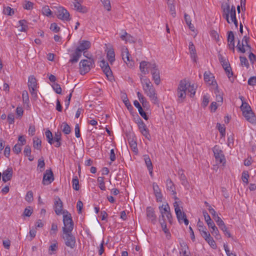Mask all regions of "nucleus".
<instances>
[{
    "label": "nucleus",
    "instance_id": "nucleus-1",
    "mask_svg": "<svg viewBox=\"0 0 256 256\" xmlns=\"http://www.w3.org/2000/svg\"><path fill=\"white\" fill-rule=\"evenodd\" d=\"M188 86H190V82L184 79L180 82L178 89H177V96L178 102L179 103L182 102L186 96V91L188 89Z\"/></svg>",
    "mask_w": 256,
    "mask_h": 256
},
{
    "label": "nucleus",
    "instance_id": "nucleus-2",
    "mask_svg": "<svg viewBox=\"0 0 256 256\" xmlns=\"http://www.w3.org/2000/svg\"><path fill=\"white\" fill-rule=\"evenodd\" d=\"M63 223L64 226L62 227L63 232H72L74 228V222L72 220L71 214L67 210L63 212Z\"/></svg>",
    "mask_w": 256,
    "mask_h": 256
},
{
    "label": "nucleus",
    "instance_id": "nucleus-3",
    "mask_svg": "<svg viewBox=\"0 0 256 256\" xmlns=\"http://www.w3.org/2000/svg\"><path fill=\"white\" fill-rule=\"evenodd\" d=\"M94 62L93 58L90 60H82L80 62V71L81 74H84L88 72L94 66Z\"/></svg>",
    "mask_w": 256,
    "mask_h": 256
},
{
    "label": "nucleus",
    "instance_id": "nucleus-4",
    "mask_svg": "<svg viewBox=\"0 0 256 256\" xmlns=\"http://www.w3.org/2000/svg\"><path fill=\"white\" fill-rule=\"evenodd\" d=\"M221 8L222 12V16L226 18L228 24L230 23L229 20L230 14L236 13L235 6H232L230 9V6L228 2H223L222 4Z\"/></svg>",
    "mask_w": 256,
    "mask_h": 256
},
{
    "label": "nucleus",
    "instance_id": "nucleus-5",
    "mask_svg": "<svg viewBox=\"0 0 256 256\" xmlns=\"http://www.w3.org/2000/svg\"><path fill=\"white\" fill-rule=\"evenodd\" d=\"M62 238L64 241L65 244L71 248H74L76 245V238L70 232H63Z\"/></svg>",
    "mask_w": 256,
    "mask_h": 256
},
{
    "label": "nucleus",
    "instance_id": "nucleus-6",
    "mask_svg": "<svg viewBox=\"0 0 256 256\" xmlns=\"http://www.w3.org/2000/svg\"><path fill=\"white\" fill-rule=\"evenodd\" d=\"M28 86L30 92L34 99L37 98V92L36 91V80L34 76H30L28 80Z\"/></svg>",
    "mask_w": 256,
    "mask_h": 256
},
{
    "label": "nucleus",
    "instance_id": "nucleus-7",
    "mask_svg": "<svg viewBox=\"0 0 256 256\" xmlns=\"http://www.w3.org/2000/svg\"><path fill=\"white\" fill-rule=\"evenodd\" d=\"M174 206L178 221L180 222V220H183L184 224L188 226V220L186 218V214L182 212L178 202H174Z\"/></svg>",
    "mask_w": 256,
    "mask_h": 256
},
{
    "label": "nucleus",
    "instance_id": "nucleus-8",
    "mask_svg": "<svg viewBox=\"0 0 256 256\" xmlns=\"http://www.w3.org/2000/svg\"><path fill=\"white\" fill-rule=\"evenodd\" d=\"M212 151L217 163L224 164L226 162V158L223 152L218 146H215L212 148Z\"/></svg>",
    "mask_w": 256,
    "mask_h": 256
},
{
    "label": "nucleus",
    "instance_id": "nucleus-9",
    "mask_svg": "<svg viewBox=\"0 0 256 256\" xmlns=\"http://www.w3.org/2000/svg\"><path fill=\"white\" fill-rule=\"evenodd\" d=\"M159 210L160 214L166 216L169 222L172 224V217L170 212V207L168 204H163L159 206Z\"/></svg>",
    "mask_w": 256,
    "mask_h": 256
},
{
    "label": "nucleus",
    "instance_id": "nucleus-10",
    "mask_svg": "<svg viewBox=\"0 0 256 256\" xmlns=\"http://www.w3.org/2000/svg\"><path fill=\"white\" fill-rule=\"evenodd\" d=\"M57 17L63 21L68 22L70 20L69 12L62 6H60L58 8Z\"/></svg>",
    "mask_w": 256,
    "mask_h": 256
},
{
    "label": "nucleus",
    "instance_id": "nucleus-11",
    "mask_svg": "<svg viewBox=\"0 0 256 256\" xmlns=\"http://www.w3.org/2000/svg\"><path fill=\"white\" fill-rule=\"evenodd\" d=\"M137 123L138 124V128L142 134L146 138L148 139V140H150V136L149 134L148 130L147 128L146 124L140 118H138Z\"/></svg>",
    "mask_w": 256,
    "mask_h": 256
},
{
    "label": "nucleus",
    "instance_id": "nucleus-12",
    "mask_svg": "<svg viewBox=\"0 0 256 256\" xmlns=\"http://www.w3.org/2000/svg\"><path fill=\"white\" fill-rule=\"evenodd\" d=\"M54 180V176L52 170H46L44 174L42 184L44 185H48L51 184Z\"/></svg>",
    "mask_w": 256,
    "mask_h": 256
},
{
    "label": "nucleus",
    "instance_id": "nucleus-13",
    "mask_svg": "<svg viewBox=\"0 0 256 256\" xmlns=\"http://www.w3.org/2000/svg\"><path fill=\"white\" fill-rule=\"evenodd\" d=\"M146 214L148 220L153 224H155L157 222V220L154 208L151 206L148 207L146 208Z\"/></svg>",
    "mask_w": 256,
    "mask_h": 256
},
{
    "label": "nucleus",
    "instance_id": "nucleus-14",
    "mask_svg": "<svg viewBox=\"0 0 256 256\" xmlns=\"http://www.w3.org/2000/svg\"><path fill=\"white\" fill-rule=\"evenodd\" d=\"M144 91L154 104L158 103V98L154 86L148 88V90H144Z\"/></svg>",
    "mask_w": 256,
    "mask_h": 256
},
{
    "label": "nucleus",
    "instance_id": "nucleus-15",
    "mask_svg": "<svg viewBox=\"0 0 256 256\" xmlns=\"http://www.w3.org/2000/svg\"><path fill=\"white\" fill-rule=\"evenodd\" d=\"M62 202L59 197L56 196L54 202V209L57 215H60L62 214Z\"/></svg>",
    "mask_w": 256,
    "mask_h": 256
},
{
    "label": "nucleus",
    "instance_id": "nucleus-16",
    "mask_svg": "<svg viewBox=\"0 0 256 256\" xmlns=\"http://www.w3.org/2000/svg\"><path fill=\"white\" fill-rule=\"evenodd\" d=\"M202 236L212 248H216V244L208 232H204Z\"/></svg>",
    "mask_w": 256,
    "mask_h": 256
},
{
    "label": "nucleus",
    "instance_id": "nucleus-17",
    "mask_svg": "<svg viewBox=\"0 0 256 256\" xmlns=\"http://www.w3.org/2000/svg\"><path fill=\"white\" fill-rule=\"evenodd\" d=\"M13 170L12 167H8L6 170L4 171L2 173V180L6 182L10 180L12 176Z\"/></svg>",
    "mask_w": 256,
    "mask_h": 256
},
{
    "label": "nucleus",
    "instance_id": "nucleus-18",
    "mask_svg": "<svg viewBox=\"0 0 256 256\" xmlns=\"http://www.w3.org/2000/svg\"><path fill=\"white\" fill-rule=\"evenodd\" d=\"M90 42L88 40H82L79 42V46L76 48L80 50V52H86V50L89 49L90 47Z\"/></svg>",
    "mask_w": 256,
    "mask_h": 256
},
{
    "label": "nucleus",
    "instance_id": "nucleus-19",
    "mask_svg": "<svg viewBox=\"0 0 256 256\" xmlns=\"http://www.w3.org/2000/svg\"><path fill=\"white\" fill-rule=\"evenodd\" d=\"M120 38L122 40L126 41V42L135 43L136 41V39L134 37L127 33L126 31H124L123 34L120 36Z\"/></svg>",
    "mask_w": 256,
    "mask_h": 256
},
{
    "label": "nucleus",
    "instance_id": "nucleus-20",
    "mask_svg": "<svg viewBox=\"0 0 256 256\" xmlns=\"http://www.w3.org/2000/svg\"><path fill=\"white\" fill-rule=\"evenodd\" d=\"M234 36L232 31H230L228 33V46L230 49L234 52Z\"/></svg>",
    "mask_w": 256,
    "mask_h": 256
},
{
    "label": "nucleus",
    "instance_id": "nucleus-21",
    "mask_svg": "<svg viewBox=\"0 0 256 256\" xmlns=\"http://www.w3.org/2000/svg\"><path fill=\"white\" fill-rule=\"evenodd\" d=\"M152 188L154 194L156 198V200L162 202V195L158 186L156 183L154 182L152 184Z\"/></svg>",
    "mask_w": 256,
    "mask_h": 256
},
{
    "label": "nucleus",
    "instance_id": "nucleus-22",
    "mask_svg": "<svg viewBox=\"0 0 256 256\" xmlns=\"http://www.w3.org/2000/svg\"><path fill=\"white\" fill-rule=\"evenodd\" d=\"M246 120L252 124H256V116L252 111L248 112V114H243Z\"/></svg>",
    "mask_w": 256,
    "mask_h": 256
},
{
    "label": "nucleus",
    "instance_id": "nucleus-23",
    "mask_svg": "<svg viewBox=\"0 0 256 256\" xmlns=\"http://www.w3.org/2000/svg\"><path fill=\"white\" fill-rule=\"evenodd\" d=\"M188 48L192 59L194 62H196L197 54L195 46L192 42H189Z\"/></svg>",
    "mask_w": 256,
    "mask_h": 256
},
{
    "label": "nucleus",
    "instance_id": "nucleus-24",
    "mask_svg": "<svg viewBox=\"0 0 256 256\" xmlns=\"http://www.w3.org/2000/svg\"><path fill=\"white\" fill-rule=\"evenodd\" d=\"M166 189L171 192L172 195H174L175 200L178 199V198L176 196V192L175 190L174 185L170 179L169 178L166 180Z\"/></svg>",
    "mask_w": 256,
    "mask_h": 256
},
{
    "label": "nucleus",
    "instance_id": "nucleus-25",
    "mask_svg": "<svg viewBox=\"0 0 256 256\" xmlns=\"http://www.w3.org/2000/svg\"><path fill=\"white\" fill-rule=\"evenodd\" d=\"M82 0H78V2H74V8L78 12L84 14L88 12V8L86 6H82Z\"/></svg>",
    "mask_w": 256,
    "mask_h": 256
},
{
    "label": "nucleus",
    "instance_id": "nucleus-26",
    "mask_svg": "<svg viewBox=\"0 0 256 256\" xmlns=\"http://www.w3.org/2000/svg\"><path fill=\"white\" fill-rule=\"evenodd\" d=\"M81 56L82 53L80 52V50L76 49L74 52L70 55V62L72 64L77 62Z\"/></svg>",
    "mask_w": 256,
    "mask_h": 256
},
{
    "label": "nucleus",
    "instance_id": "nucleus-27",
    "mask_svg": "<svg viewBox=\"0 0 256 256\" xmlns=\"http://www.w3.org/2000/svg\"><path fill=\"white\" fill-rule=\"evenodd\" d=\"M134 106L138 109L140 114L146 120H148V118L146 113L144 111L142 107L140 104L139 102L135 100L134 102Z\"/></svg>",
    "mask_w": 256,
    "mask_h": 256
},
{
    "label": "nucleus",
    "instance_id": "nucleus-28",
    "mask_svg": "<svg viewBox=\"0 0 256 256\" xmlns=\"http://www.w3.org/2000/svg\"><path fill=\"white\" fill-rule=\"evenodd\" d=\"M151 74L152 76V78L154 83L156 85H158L160 82V71L158 68L153 70V71L151 72Z\"/></svg>",
    "mask_w": 256,
    "mask_h": 256
},
{
    "label": "nucleus",
    "instance_id": "nucleus-29",
    "mask_svg": "<svg viewBox=\"0 0 256 256\" xmlns=\"http://www.w3.org/2000/svg\"><path fill=\"white\" fill-rule=\"evenodd\" d=\"M204 80L206 82H208L210 84H214V83H216L215 80H214V77L212 76V74L210 72H206L204 74Z\"/></svg>",
    "mask_w": 256,
    "mask_h": 256
},
{
    "label": "nucleus",
    "instance_id": "nucleus-30",
    "mask_svg": "<svg viewBox=\"0 0 256 256\" xmlns=\"http://www.w3.org/2000/svg\"><path fill=\"white\" fill-rule=\"evenodd\" d=\"M144 160L145 162V164L147 166V168L151 176H152L153 166H152V164L151 160L150 158V156L146 154V155L144 156Z\"/></svg>",
    "mask_w": 256,
    "mask_h": 256
},
{
    "label": "nucleus",
    "instance_id": "nucleus-31",
    "mask_svg": "<svg viewBox=\"0 0 256 256\" xmlns=\"http://www.w3.org/2000/svg\"><path fill=\"white\" fill-rule=\"evenodd\" d=\"M61 132H58L54 134V137H53V144L56 142L54 146L56 148H58L61 146Z\"/></svg>",
    "mask_w": 256,
    "mask_h": 256
},
{
    "label": "nucleus",
    "instance_id": "nucleus-32",
    "mask_svg": "<svg viewBox=\"0 0 256 256\" xmlns=\"http://www.w3.org/2000/svg\"><path fill=\"white\" fill-rule=\"evenodd\" d=\"M106 56L110 64H112L115 60V54L113 48H111L108 50Z\"/></svg>",
    "mask_w": 256,
    "mask_h": 256
},
{
    "label": "nucleus",
    "instance_id": "nucleus-33",
    "mask_svg": "<svg viewBox=\"0 0 256 256\" xmlns=\"http://www.w3.org/2000/svg\"><path fill=\"white\" fill-rule=\"evenodd\" d=\"M203 216L206 222L208 227L214 226V223L211 219L210 215L208 214L206 210H204L202 212Z\"/></svg>",
    "mask_w": 256,
    "mask_h": 256
},
{
    "label": "nucleus",
    "instance_id": "nucleus-34",
    "mask_svg": "<svg viewBox=\"0 0 256 256\" xmlns=\"http://www.w3.org/2000/svg\"><path fill=\"white\" fill-rule=\"evenodd\" d=\"M224 68V69L226 73V75L228 76L230 80L232 82H233L234 81V78H232L233 72L232 70V68H231L230 65L225 66Z\"/></svg>",
    "mask_w": 256,
    "mask_h": 256
},
{
    "label": "nucleus",
    "instance_id": "nucleus-35",
    "mask_svg": "<svg viewBox=\"0 0 256 256\" xmlns=\"http://www.w3.org/2000/svg\"><path fill=\"white\" fill-rule=\"evenodd\" d=\"M148 64V62H146V61H142L140 63V68L141 71V72L144 74H148V70H147V66Z\"/></svg>",
    "mask_w": 256,
    "mask_h": 256
},
{
    "label": "nucleus",
    "instance_id": "nucleus-36",
    "mask_svg": "<svg viewBox=\"0 0 256 256\" xmlns=\"http://www.w3.org/2000/svg\"><path fill=\"white\" fill-rule=\"evenodd\" d=\"M240 109L242 112V114H248V112L252 111L250 106L246 102H242Z\"/></svg>",
    "mask_w": 256,
    "mask_h": 256
},
{
    "label": "nucleus",
    "instance_id": "nucleus-37",
    "mask_svg": "<svg viewBox=\"0 0 256 256\" xmlns=\"http://www.w3.org/2000/svg\"><path fill=\"white\" fill-rule=\"evenodd\" d=\"M122 56L123 60L125 62H126V60L127 61H130L129 52L128 51V49L125 46H124L122 48Z\"/></svg>",
    "mask_w": 256,
    "mask_h": 256
},
{
    "label": "nucleus",
    "instance_id": "nucleus-38",
    "mask_svg": "<svg viewBox=\"0 0 256 256\" xmlns=\"http://www.w3.org/2000/svg\"><path fill=\"white\" fill-rule=\"evenodd\" d=\"M128 143L130 147L131 148L132 150L136 153H138V149L137 147V143L135 140L132 139H128Z\"/></svg>",
    "mask_w": 256,
    "mask_h": 256
},
{
    "label": "nucleus",
    "instance_id": "nucleus-39",
    "mask_svg": "<svg viewBox=\"0 0 256 256\" xmlns=\"http://www.w3.org/2000/svg\"><path fill=\"white\" fill-rule=\"evenodd\" d=\"M102 70L106 75V76L110 79V80H111L113 79L112 72L110 70L109 65H107V66L104 68L102 69Z\"/></svg>",
    "mask_w": 256,
    "mask_h": 256
},
{
    "label": "nucleus",
    "instance_id": "nucleus-40",
    "mask_svg": "<svg viewBox=\"0 0 256 256\" xmlns=\"http://www.w3.org/2000/svg\"><path fill=\"white\" fill-rule=\"evenodd\" d=\"M142 84L144 90H148V88L153 86L150 80L148 78L144 79L142 80Z\"/></svg>",
    "mask_w": 256,
    "mask_h": 256
},
{
    "label": "nucleus",
    "instance_id": "nucleus-41",
    "mask_svg": "<svg viewBox=\"0 0 256 256\" xmlns=\"http://www.w3.org/2000/svg\"><path fill=\"white\" fill-rule=\"evenodd\" d=\"M62 132L66 134H68L71 132V129L69 125L66 122H64L62 124Z\"/></svg>",
    "mask_w": 256,
    "mask_h": 256
},
{
    "label": "nucleus",
    "instance_id": "nucleus-42",
    "mask_svg": "<svg viewBox=\"0 0 256 256\" xmlns=\"http://www.w3.org/2000/svg\"><path fill=\"white\" fill-rule=\"evenodd\" d=\"M208 228L212 229V230H210V232L214 236L216 237V239L220 238V236L219 234L218 230L215 226V224H214V226H210Z\"/></svg>",
    "mask_w": 256,
    "mask_h": 256
},
{
    "label": "nucleus",
    "instance_id": "nucleus-43",
    "mask_svg": "<svg viewBox=\"0 0 256 256\" xmlns=\"http://www.w3.org/2000/svg\"><path fill=\"white\" fill-rule=\"evenodd\" d=\"M214 92L216 94V100L217 101V102L218 103L222 104V101H223V98H222V95L220 94V92L218 90V86H216V88L214 89Z\"/></svg>",
    "mask_w": 256,
    "mask_h": 256
},
{
    "label": "nucleus",
    "instance_id": "nucleus-44",
    "mask_svg": "<svg viewBox=\"0 0 256 256\" xmlns=\"http://www.w3.org/2000/svg\"><path fill=\"white\" fill-rule=\"evenodd\" d=\"M41 140L38 138H34L33 139V146L34 148L37 150H40L41 148Z\"/></svg>",
    "mask_w": 256,
    "mask_h": 256
},
{
    "label": "nucleus",
    "instance_id": "nucleus-45",
    "mask_svg": "<svg viewBox=\"0 0 256 256\" xmlns=\"http://www.w3.org/2000/svg\"><path fill=\"white\" fill-rule=\"evenodd\" d=\"M98 186L100 189L102 190H105L106 189L105 186V183L104 182V177L99 176L98 178Z\"/></svg>",
    "mask_w": 256,
    "mask_h": 256
},
{
    "label": "nucleus",
    "instance_id": "nucleus-46",
    "mask_svg": "<svg viewBox=\"0 0 256 256\" xmlns=\"http://www.w3.org/2000/svg\"><path fill=\"white\" fill-rule=\"evenodd\" d=\"M18 23L20 26V28L19 30L20 32H26L28 29L27 22L24 20H20Z\"/></svg>",
    "mask_w": 256,
    "mask_h": 256
},
{
    "label": "nucleus",
    "instance_id": "nucleus-47",
    "mask_svg": "<svg viewBox=\"0 0 256 256\" xmlns=\"http://www.w3.org/2000/svg\"><path fill=\"white\" fill-rule=\"evenodd\" d=\"M45 134L48 142L50 144H53V136L52 132L50 130H46Z\"/></svg>",
    "mask_w": 256,
    "mask_h": 256
},
{
    "label": "nucleus",
    "instance_id": "nucleus-48",
    "mask_svg": "<svg viewBox=\"0 0 256 256\" xmlns=\"http://www.w3.org/2000/svg\"><path fill=\"white\" fill-rule=\"evenodd\" d=\"M72 188L76 190H78L80 189L79 182L77 176L73 178L72 180Z\"/></svg>",
    "mask_w": 256,
    "mask_h": 256
},
{
    "label": "nucleus",
    "instance_id": "nucleus-49",
    "mask_svg": "<svg viewBox=\"0 0 256 256\" xmlns=\"http://www.w3.org/2000/svg\"><path fill=\"white\" fill-rule=\"evenodd\" d=\"M218 58L219 61L220 62V64H222L223 68L227 66H230V64L228 63V61H226L224 59V58L223 57V56L221 54H219L218 55Z\"/></svg>",
    "mask_w": 256,
    "mask_h": 256
},
{
    "label": "nucleus",
    "instance_id": "nucleus-50",
    "mask_svg": "<svg viewBox=\"0 0 256 256\" xmlns=\"http://www.w3.org/2000/svg\"><path fill=\"white\" fill-rule=\"evenodd\" d=\"M3 14L8 16H12L14 14V10L10 6L5 7L3 10Z\"/></svg>",
    "mask_w": 256,
    "mask_h": 256
},
{
    "label": "nucleus",
    "instance_id": "nucleus-51",
    "mask_svg": "<svg viewBox=\"0 0 256 256\" xmlns=\"http://www.w3.org/2000/svg\"><path fill=\"white\" fill-rule=\"evenodd\" d=\"M178 174L180 176V178L182 181V184H184L187 182L186 178L184 174L183 170H178Z\"/></svg>",
    "mask_w": 256,
    "mask_h": 256
},
{
    "label": "nucleus",
    "instance_id": "nucleus-52",
    "mask_svg": "<svg viewBox=\"0 0 256 256\" xmlns=\"http://www.w3.org/2000/svg\"><path fill=\"white\" fill-rule=\"evenodd\" d=\"M102 2L104 7L106 8L108 11H110L111 10V4L110 0H100Z\"/></svg>",
    "mask_w": 256,
    "mask_h": 256
},
{
    "label": "nucleus",
    "instance_id": "nucleus-53",
    "mask_svg": "<svg viewBox=\"0 0 256 256\" xmlns=\"http://www.w3.org/2000/svg\"><path fill=\"white\" fill-rule=\"evenodd\" d=\"M45 163L44 160L39 159L38 160V168L39 169L40 172L44 170Z\"/></svg>",
    "mask_w": 256,
    "mask_h": 256
},
{
    "label": "nucleus",
    "instance_id": "nucleus-54",
    "mask_svg": "<svg viewBox=\"0 0 256 256\" xmlns=\"http://www.w3.org/2000/svg\"><path fill=\"white\" fill-rule=\"evenodd\" d=\"M122 98H123V102H124V104L126 105V106L127 107L128 109V110L132 109V106L131 105L130 103V102L129 100H128V98H127V96L126 95L124 96H122Z\"/></svg>",
    "mask_w": 256,
    "mask_h": 256
},
{
    "label": "nucleus",
    "instance_id": "nucleus-55",
    "mask_svg": "<svg viewBox=\"0 0 256 256\" xmlns=\"http://www.w3.org/2000/svg\"><path fill=\"white\" fill-rule=\"evenodd\" d=\"M23 102L25 104H28L29 102L28 94L26 90H24L22 94Z\"/></svg>",
    "mask_w": 256,
    "mask_h": 256
},
{
    "label": "nucleus",
    "instance_id": "nucleus-56",
    "mask_svg": "<svg viewBox=\"0 0 256 256\" xmlns=\"http://www.w3.org/2000/svg\"><path fill=\"white\" fill-rule=\"evenodd\" d=\"M198 230L200 232L202 236L204 232H207L206 231V228L203 226L202 222H200V220H199L198 223Z\"/></svg>",
    "mask_w": 256,
    "mask_h": 256
},
{
    "label": "nucleus",
    "instance_id": "nucleus-57",
    "mask_svg": "<svg viewBox=\"0 0 256 256\" xmlns=\"http://www.w3.org/2000/svg\"><path fill=\"white\" fill-rule=\"evenodd\" d=\"M160 226L162 230L166 234V237L169 238V237L170 236V234L168 229L167 228L166 223H163L162 224H160Z\"/></svg>",
    "mask_w": 256,
    "mask_h": 256
},
{
    "label": "nucleus",
    "instance_id": "nucleus-58",
    "mask_svg": "<svg viewBox=\"0 0 256 256\" xmlns=\"http://www.w3.org/2000/svg\"><path fill=\"white\" fill-rule=\"evenodd\" d=\"M52 88L56 94H62V88L59 84H54L52 86Z\"/></svg>",
    "mask_w": 256,
    "mask_h": 256
},
{
    "label": "nucleus",
    "instance_id": "nucleus-59",
    "mask_svg": "<svg viewBox=\"0 0 256 256\" xmlns=\"http://www.w3.org/2000/svg\"><path fill=\"white\" fill-rule=\"evenodd\" d=\"M42 13L44 14L46 16H50L52 14V11L50 9L48 6H46L44 7L42 9Z\"/></svg>",
    "mask_w": 256,
    "mask_h": 256
},
{
    "label": "nucleus",
    "instance_id": "nucleus-60",
    "mask_svg": "<svg viewBox=\"0 0 256 256\" xmlns=\"http://www.w3.org/2000/svg\"><path fill=\"white\" fill-rule=\"evenodd\" d=\"M240 63L242 66H244L247 68L249 67V64L247 58L244 56H240Z\"/></svg>",
    "mask_w": 256,
    "mask_h": 256
},
{
    "label": "nucleus",
    "instance_id": "nucleus-61",
    "mask_svg": "<svg viewBox=\"0 0 256 256\" xmlns=\"http://www.w3.org/2000/svg\"><path fill=\"white\" fill-rule=\"evenodd\" d=\"M58 231V226L57 224L54 223H52V224L51 230L50 231V234L51 235H56Z\"/></svg>",
    "mask_w": 256,
    "mask_h": 256
},
{
    "label": "nucleus",
    "instance_id": "nucleus-62",
    "mask_svg": "<svg viewBox=\"0 0 256 256\" xmlns=\"http://www.w3.org/2000/svg\"><path fill=\"white\" fill-rule=\"evenodd\" d=\"M25 200L28 202H31L33 200V193L32 191H28L26 196Z\"/></svg>",
    "mask_w": 256,
    "mask_h": 256
},
{
    "label": "nucleus",
    "instance_id": "nucleus-63",
    "mask_svg": "<svg viewBox=\"0 0 256 256\" xmlns=\"http://www.w3.org/2000/svg\"><path fill=\"white\" fill-rule=\"evenodd\" d=\"M50 29L54 32H59L60 28L57 26L56 23H52L50 24Z\"/></svg>",
    "mask_w": 256,
    "mask_h": 256
},
{
    "label": "nucleus",
    "instance_id": "nucleus-64",
    "mask_svg": "<svg viewBox=\"0 0 256 256\" xmlns=\"http://www.w3.org/2000/svg\"><path fill=\"white\" fill-rule=\"evenodd\" d=\"M248 85L252 86L256 85V76H253L250 77L248 80Z\"/></svg>",
    "mask_w": 256,
    "mask_h": 256
}]
</instances>
